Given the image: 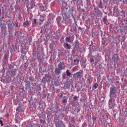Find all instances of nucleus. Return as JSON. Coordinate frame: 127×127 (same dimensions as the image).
Wrapping results in <instances>:
<instances>
[{"label": "nucleus", "mask_w": 127, "mask_h": 127, "mask_svg": "<svg viewBox=\"0 0 127 127\" xmlns=\"http://www.w3.org/2000/svg\"><path fill=\"white\" fill-rule=\"evenodd\" d=\"M64 68H65L64 63L60 62L58 65V67L55 68V73L57 75H60V73H61V71L62 69H64Z\"/></svg>", "instance_id": "nucleus-1"}, {"label": "nucleus", "mask_w": 127, "mask_h": 127, "mask_svg": "<svg viewBox=\"0 0 127 127\" xmlns=\"http://www.w3.org/2000/svg\"><path fill=\"white\" fill-rule=\"evenodd\" d=\"M116 92H117V87L114 86L110 88V98L116 99L117 95H116Z\"/></svg>", "instance_id": "nucleus-2"}, {"label": "nucleus", "mask_w": 127, "mask_h": 127, "mask_svg": "<svg viewBox=\"0 0 127 127\" xmlns=\"http://www.w3.org/2000/svg\"><path fill=\"white\" fill-rule=\"evenodd\" d=\"M116 98H111L109 101V107L110 109H112L114 110L115 109V107L116 106Z\"/></svg>", "instance_id": "nucleus-3"}, {"label": "nucleus", "mask_w": 127, "mask_h": 127, "mask_svg": "<svg viewBox=\"0 0 127 127\" xmlns=\"http://www.w3.org/2000/svg\"><path fill=\"white\" fill-rule=\"evenodd\" d=\"M112 59H113V61H114V62H118V61H119V56L118 54L114 55Z\"/></svg>", "instance_id": "nucleus-4"}, {"label": "nucleus", "mask_w": 127, "mask_h": 127, "mask_svg": "<svg viewBox=\"0 0 127 127\" xmlns=\"http://www.w3.org/2000/svg\"><path fill=\"white\" fill-rule=\"evenodd\" d=\"M101 38L102 45H105V44H106V36L105 35H104L103 36V34H101Z\"/></svg>", "instance_id": "nucleus-5"}, {"label": "nucleus", "mask_w": 127, "mask_h": 127, "mask_svg": "<svg viewBox=\"0 0 127 127\" xmlns=\"http://www.w3.org/2000/svg\"><path fill=\"white\" fill-rule=\"evenodd\" d=\"M73 76L74 78H79L81 79V72L78 71L74 74H73Z\"/></svg>", "instance_id": "nucleus-6"}, {"label": "nucleus", "mask_w": 127, "mask_h": 127, "mask_svg": "<svg viewBox=\"0 0 127 127\" xmlns=\"http://www.w3.org/2000/svg\"><path fill=\"white\" fill-rule=\"evenodd\" d=\"M64 46L65 49H71V45L68 43H64Z\"/></svg>", "instance_id": "nucleus-7"}, {"label": "nucleus", "mask_w": 127, "mask_h": 127, "mask_svg": "<svg viewBox=\"0 0 127 127\" xmlns=\"http://www.w3.org/2000/svg\"><path fill=\"white\" fill-rule=\"evenodd\" d=\"M95 13L99 17H101L103 15V13H102L100 10L96 11Z\"/></svg>", "instance_id": "nucleus-8"}, {"label": "nucleus", "mask_w": 127, "mask_h": 127, "mask_svg": "<svg viewBox=\"0 0 127 127\" xmlns=\"http://www.w3.org/2000/svg\"><path fill=\"white\" fill-rule=\"evenodd\" d=\"M29 25H30V24L29 23V21L27 20L24 22L23 26L24 27H27V26H28Z\"/></svg>", "instance_id": "nucleus-9"}, {"label": "nucleus", "mask_w": 127, "mask_h": 127, "mask_svg": "<svg viewBox=\"0 0 127 127\" xmlns=\"http://www.w3.org/2000/svg\"><path fill=\"white\" fill-rule=\"evenodd\" d=\"M79 45H80V43L78 41H76L74 43V48L78 49L79 48Z\"/></svg>", "instance_id": "nucleus-10"}, {"label": "nucleus", "mask_w": 127, "mask_h": 127, "mask_svg": "<svg viewBox=\"0 0 127 127\" xmlns=\"http://www.w3.org/2000/svg\"><path fill=\"white\" fill-rule=\"evenodd\" d=\"M105 4H104V2H102V1H100L99 3L98 4V6L99 8H103Z\"/></svg>", "instance_id": "nucleus-11"}, {"label": "nucleus", "mask_w": 127, "mask_h": 127, "mask_svg": "<svg viewBox=\"0 0 127 127\" xmlns=\"http://www.w3.org/2000/svg\"><path fill=\"white\" fill-rule=\"evenodd\" d=\"M63 100L62 103L63 104H66L67 103V100H68V98H67L66 96H64L63 97Z\"/></svg>", "instance_id": "nucleus-12"}, {"label": "nucleus", "mask_w": 127, "mask_h": 127, "mask_svg": "<svg viewBox=\"0 0 127 127\" xmlns=\"http://www.w3.org/2000/svg\"><path fill=\"white\" fill-rule=\"evenodd\" d=\"M34 7H35V4H34V3L32 2L31 3H30V7L28 8V10L32 9V8H33Z\"/></svg>", "instance_id": "nucleus-13"}, {"label": "nucleus", "mask_w": 127, "mask_h": 127, "mask_svg": "<svg viewBox=\"0 0 127 127\" xmlns=\"http://www.w3.org/2000/svg\"><path fill=\"white\" fill-rule=\"evenodd\" d=\"M65 40L66 42H68L69 43H72V41H71V38L70 37H66L65 38Z\"/></svg>", "instance_id": "nucleus-14"}, {"label": "nucleus", "mask_w": 127, "mask_h": 127, "mask_svg": "<svg viewBox=\"0 0 127 127\" xmlns=\"http://www.w3.org/2000/svg\"><path fill=\"white\" fill-rule=\"evenodd\" d=\"M8 28L9 29V30L12 29L13 28V26L12 25V23H9L8 24Z\"/></svg>", "instance_id": "nucleus-15"}, {"label": "nucleus", "mask_w": 127, "mask_h": 127, "mask_svg": "<svg viewBox=\"0 0 127 127\" xmlns=\"http://www.w3.org/2000/svg\"><path fill=\"white\" fill-rule=\"evenodd\" d=\"M107 121H108V118H107V119H106L105 118L104 116H102L101 118V121L103 123H105V122H107Z\"/></svg>", "instance_id": "nucleus-16"}, {"label": "nucleus", "mask_w": 127, "mask_h": 127, "mask_svg": "<svg viewBox=\"0 0 127 127\" xmlns=\"http://www.w3.org/2000/svg\"><path fill=\"white\" fill-rule=\"evenodd\" d=\"M0 27L1 29H5V26L1 22H0Z\"/></svg>", "instance_id": "nucleus-17"}, {"label": "nucleus", "mask_w": 127, "mask_h": 127, "mask_svg": "<svg viewBox=\"0 0 127 127\" xmlns=\"http://www.w3.org/2000/svg\"><path fill=\"white\" fill-rule=\"evenodd\" d=\"M73 62H74V65H78L79 64V62H80L79 60H74Z\"/></svg>", "instance_id": "nucleus-18"}, {"label": "nucleus", "mask_w": 127, "mask_h": 127, "mask_svg": "<svg viewBox=\"0 0 127 127\" xmlns=\"http://www.w3.org/2000/svg\"><path fill=\"white\" fill-rule=\"evenodd\" d=\"M103 22L105 24H106V25L109 24V22L108 21V19H103Z\"/></svg>", "instance_id": "nucleus-19"}, {"label": "nucleus", "mask_w": 127, "mask_h": 127, "mask_svg": "<svg viewBox=\"0 0 127 127\" xmlns=\"http://www.w3.org/2000/svg\"><path fill=\"white\" fill-rule=\"evenodd\" d=\"M66 76H70L71 74V72H69V70H67L66 71Z\"/></svg>", "instance_id": "nucleus-20"}, {"label": "nucleus", "mask_w": 127, "mask_h": 127, "mask_svg": "<svg viewBox=\"0 0 127 127\" xmlns=\"http://www.w3.org/2000/svg\"><path fill=\"white\" fill-rule=\"evenodd\" d=\"M98 86V83H95L93 85V88H94V89H97Z\"/></svg>", "instance_id": "nucleus-21"}, {"label": "nucleus", "mask_w": 127, "mask_h": 127, "mask_svg": "<svg viewBox=\"0 0 127 127\" xmlns=\"http://www.w3.org/2000/svg\"><path fill=\"white\" fill-rule=\"evenodd\" d=\"M87 5H89L91 4V0H86Z\"/></svg>", "instance_id": "nucleus-22"}, {"label": "nucleus", "mask_w": 127, "mask_h": 127, "mask_svg": "<svg viewBox=\"0 0 127 127\" xmlns=\"http://www.w3.org/2000/svg\"><path fill=\"white\" fill-rule=\"evenodd\" d=\"M11 75H15V70H11Z\"/></svg>", "instance_id": "nucleus-23"}, {"label": "nucleus", "mask_w": 127, "mask_h": 127, "mask_svg": "<svg viewBox=\"0 0 127 127\" xmlns=\"http://www.w3.org/2000/svg\"><path fill=\"white\" fill-rule=\"evenodd\" d=\"M34 22L33 23V26H35L36 25V19H34Z\"/></svg>", "instance_id": "nucleus-24"}, {"label": "nucleus", "mask_w": 127, "mask_h": 127, "mask_svg": "<svg viewBox=\"0 0 127 127\" xmlns=\"http://www.w3.org/2000/svg\"><path fill=\"white\" fill-rule=\"evenodd\" d=\"M0 125L1 126V127H3V123H2V120H0Z\"/></svg>", "instance_id": "nucleus-25"}, {"label": "nucleus", "mask_w": 127, "mask_h": 127, "mask_svg": "<svg viewBox=\"0 0 127 127\" xmlns=\"http://www.w3.org/2000/svg\"><path fill=\"white\" fill-rule=\"evenodd\" d=\"M77 96H75L73 97V100L74 101H77Z\"/></svg>", "instance_id": "nucleus-26"}, {"label": "nucleus", "mask_w": 127, "mask_h": 127, "mask_svg": "<svg viewBox=\"0 0 127 127\" xmlns=\"http://www.w3.org/2000/svg\"><path fill=\"white\" fill-rule=\"evenodd\" d=\"M110 29H113V24H111L110 26Z\"/></svg>", "instance_id": "nucleus-27"}, {"label": "nucleus", "mask_w": 127, "mask_h": 127, "mask_svg": "<svg viewBox=\"0 0 127 127\" xmlns=\"http://www.w3.org/2000/svg\"><path fill=\"white\" fill-rule=\"evenodd\" d=\"M45 79V77H44L42 79V81L43 82V83H45V82H46L45 80H44Z\"/></svg>", "instance_id": "nucleus-28"}, {"label": "nucleus", "mask_w": 127, "mask_h": 127, "mask_svg": "<svg viewBox=\"0 0 127 127\" xmlns=\"http://www.w3.org/2000/svg\"><path fill=\"white\" fill-rule=\"evenodd\" d=\"M109 10L110 14H112V10H111V9H109Z\"/></svg>", "instance_id": "nucleus-29"}, {"label": "nucleus", "mask_w": 127, "mask_h": 127, "mask_svg": "<svg viewBox=\"0 0 127 127\" xmlns=\"http://www.w3.org/2000/svg\"><path fill=\"white\" fill-rule=\"evenodd\" d=\"M59 98H63V94H62L61 95H60Z\"/></svg>", "instance_id": "nucleus-30"}, {"label": "nucleus", "mask_w": 127, "mask_h": 127, "mask_svg": "<svg viewBox=\"0 0 127 127\" xmlns=\"http://www.w3.org/2000/svg\"><path fill=\"white\" fill-rule=\"evenodd\" d=\"M123 2H124L125 3H127V0H123Z\"/></svg>", "instance_id": "nucleus-31"}, {"label": "nucleus", "mask_w": 127, "mask_h": 127, "mask_svg": "<svg viewBox=\"0 0 127 127\" xmlns=\"http://www.w3.org/2000/svg\"><path fill=\"white\" fill-rule=\"evenodd\" d=\"M107 19V16H104L103 19Z\"/></svg>", "instance_id": "nucleus-32"}, {"label": "nucleus", "mask_w": 127, "mask_h": 127, "mask_svg": "<svg viewBox=\"0 0 127 127\" xmlns=\"http://www.w3.org/2000/svg\"><path fill=\"white\" fill-rule=\"evenodd\" d=\"M42 103L41 102H40L39 103V106H41V105H42Z\"/></svg>", "instance_id": "nucleus-33"}, {"label": "nucleus", "mask_w": 127, "mask_h": 127, "mask_svg": "<svg viewBox=\"0 0 127 127\" xmlns=\"http://www.w3.org/2000/svg\"><path fill=\"white\" fill-rule=\"evenodd\" d=\"M64 9L62 8V12H64Z\"/></svg>", "instance_id": "nucleus-34"}, {"label": "nucleus", "mask_w": 127, "mask_h": 127, "mask_svg": "<svg viewBox=\"0 0 127 127\" xmlns=\"http://www.w3.org/2000/svg\"><path fill=\"white\" fill-rule=\"evenodd\" d=\"M86 27H87V28L88 29H89V28H90V26H86Z\"/></svg>", "instance_id": "nucleus-35"}, {"label": "nucleus", "mask_w": 127, "mask_h": 127, "mask_svg": "<svg viewBox=\"0 0 127 127\" xmlns=\"http://www.w3.org/2000/svg\"><path fill=\"white\" fill-rule=\"evenodd\" d=\"M4 127H9L8 125L5 126Z\"/></svg>", "instance_id": "nucleus-36"}, {"label": "nucleus", "mask_w": 127, "mask_h": 127, "mask_svg": "<svg viewBox=\"0 0 127 127\" xmlns=\"http://www.w3.org/2000/svg\"><path fill=\"white\" fill-rule=\"evenodd\" d=\"M110 1H114L115 0H110Z\"/></svg>", "instance_id": "nucleus-37"}, {"label": "nucleus", "mask_w": 127, "mask_h": 127, "mask_svg": "<svg viewBox=\"0 0 127 127\" xmlns=\"http://www.w3.org/2000/svg\"><path fill=\"white\" fill-rule=\"evenodd\" d=\"M18 110H19V108H17L16 111H18Z\"/></svg>", "instance_id": "nucleus-38"}, {"label": "nucleus", "mask_w": 127, "mask_h": 127, "mask_svg": "<svg viewBox=\"0 0 127 127\" xmlns=\"http://www.w3.org/2000/svg\"><path fill=\"white\" fill-rule=\"evenodd\" d=\"M77 0H72V1H76Z\"/></svg>", "instance_id": "nucleus-39"}, {"label": "nucleus", "mask_w": 127, "mask_h": 127, "mask_svg": "<svg viewBox=\"0 0 127 127\" xmlns=\"http://www.w3.org/2000/svg\"><path fill=\"white\" fill-rule=\"evenodd\" d=\"M116 83H119V81H117Z\"/></svg>", "instance_id": "nucleus-40"}, {"label": "nucleus", "mask_w": 127, "mask_h": 127, "mask_svg": "<svg viewBox=\"0 0 127 127\" xmlns=\"http://www.w3.org/2000/svg\"><path fill=\"white\" fill-rule=\"evenodd\" d=\"M0 11H1V10L0 9Z\"/></svg>", "instance_id": "nucleus-41"}, {"label": "nucleus", "mask_w": 127, "mask_h": 127, "mask_svg": "<svg viewBox=\"0 0 127 127\" xmlns=\"http://www.w3.org/2000/svg\"><path fill=\"white\" fill-rule=\"evenodd\" d=\"M75 20H76V19H74V21H75Z\"/></svg>", "instance_id": "nucleus-42"}, {"label": "nucleus", "mask_w": 127, "mask_h": 127, "mask_svg": "<svg viewBox=\"0 0 127 127\" xmlns=\"http://www.w3.org/2000/svg\"><path fill=\"white\" fill-rule=\"evenodd\" d=\"M50 81V79H49V81Z\"/></svg>", "instance_id": "nucleus-43"}]
</instances>
